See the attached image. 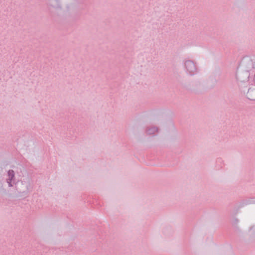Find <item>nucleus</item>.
<instances>
[{"instance_id":"nucleus-4","label":"nucleus","mask_w":255,"mask_h":255,"mask_svg":"<svg viewBox=\"0 0 255 255\" xmlns=\"http://www.w3.org/2000/svg\"><path fill=\"white\" fill-rule=\"evenodd\" d=\"M238 81L240 86H242L245 84H247L249 82V76L248 74H242L239 75Z\"/></svg>"},{"instance_id":"nucleus-2","label":"nucleus","mask_w":255,"mask_h":255,"mask_svg":"<svg viewBox=\"0 0 255 255\" xmlns=\"http://www.w3.org/2000/svg\"><path fill=\"white\" fill-rule=\"evenodd\" d=\"M7 177L6 179V182L8 184V186L9 187H11L13 186L14 183L15 179V173L13 170H9L7 171Z\"/></svg>"},{"instance_id":"nucleus-5","label":"nucleus","mask_w":255,"mask_h":255,"mask_svg":"<svg viewBox=\"0 0 255 255\" xmlns=\"http://www.w3.org/2000/svg\"><path fill=\"white\" fill-rule=\"evenodd\" d=\"M246 97L250 100H255V88H249L247 93Z\"/></svg>"},{"instance_id":"nucleus-1","label":"nucleus","mask_w":255,"mask_h":255,"mask_svg":"<svg viewBox=\"0 0 255 255\" xmlns=\"http://www.w3.org/2000/svg\"><path fill=\"white\" fill-rule=\"evenodd\" d=\"M21 184L22 187L21 188L17 187V190L19 193H27L30 190V184L28 178H26L25 180L24 179L23 180H21Z\"/></svg>"},{"instance_id":"nucleus-3","label":"nucleus","mask_w":255,"mask_h":255,"mask_svg":"<svg viewBox=\"0 0 255 255\" xmlns=\"http://www.w3.org/2000/svg\"><path fill=\"white\" fill-rule=\"evenodd\" d=\"M185 67L188 72L190 74H194L196 72V67L194 63L190 60H187L184 63Z\"/></svg>"},{"instance_id":"nucleus-6","label":"nucleus","mask_w":255,"mask_h":255,"mask_svg":"<svg viewBox=\"0 0 255 255\" xmlns=\"http://www.w3.org/2000/svg\"><path fill=\"white\" fill-rule=\"evenodd\" d=\"M157 131V128L155 127H153L147 130V133L149 134H152Z\"/></svg>"}]
</instances>
